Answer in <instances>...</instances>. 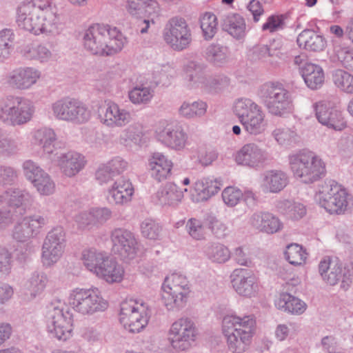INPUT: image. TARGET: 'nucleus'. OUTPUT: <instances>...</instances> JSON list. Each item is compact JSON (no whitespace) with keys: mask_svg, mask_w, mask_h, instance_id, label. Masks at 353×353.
Returning <instances> with one entry per match:
<instances>
[{"mask_svg":"<svg viewBox=\"0 0 353 353\" xmlns=\"http://www.w3.org/2000/svg\"><path fill=\"white\" fill-rule=\"evenodd\" d=\"M19 28L34 35L54 36L60 32V19L51 0H25L17 7Z\"/></svg>","mask_w":353,"mask_h":353,"instance_id":"f257e3e1","label":"nucleus"},{"mask_svg":"<svg viewBox=\"0 0 353 353\" xmlns=\"http://www.w3.org/2000/svg\"><path fill=\"white\" fill-rule=\"evenodd\" d=\"M127 43V37L117 28L107 24H94L85 30L83 36L85 49L97 55H114Z\"/></svg>","mask_w":353,"mask_h":353,"instance_id":"f03ea898","label":"nucleus"},{"mask_svg":"<svg viewBox=\"0 0 353 353\" xmlns=\"http://www.w3.org/2000/svg\"><path fill=\"white\" fill-rule=\"evenodd\" d=\"M256 321L252 315L239 316L235 313L225 315L221 331L228 350L232 353L247 350L255 334Z\"/></svg>","mask_w":353,"mask_h":353,"instance_id":"7ed1b4c3","label":"nucleus"},{"mask_svg":"<svg viewBox=\"0 0 353 353\" xmlns=\"http://www.w3.org/2000/svg\"><path fill=\"white\" fill-rule=\"evenodd\" d=\"M289 167L294 176L305 184L313 183L325 175V164L314 152L302 150L288 156Z\"/></svg>","mask_w":353,"mask_h":353,"instance_id":"20e7f679","label":"nucleus"},{"mask_svg":"<svg viewBox=\"0 0 353 353\" xmlns=\"http://www.w3.org/2000/svg\"><path fill=\"white\" fill-rule=\"evenodd\" d=\"M36 111L34 103L19 96L0 97V123L11 127L22 126L32 121Z\"/></svg>","mask_w":353,"mask_h":353,"instance_id":"39448f33","label":"nucleus"},{"mask_svg":"<svg viewBox=\"0 0 353 353\" xmlns=\"http://www.w3.org/2000/svg\"><path fill=\"white\" fill-rule=\"evenodd\" d=\"M190 292L187 277L174 272L164 279L161 287V301L168 311L177 312L185 307Z\"/></svg>","mask_w":353,"mask_h":353,"instance_id":"423d86ee","label":"nucleus"},{"mask_svg":"<svg viewBox=\"0 0 353 353\" xmlns=\"http://www.w3.org/2000/svg\"><path fill=\"white\" fill-rule=\"evenodd\" d=\"M314 200L330 214H341L347 210L351 196L338 182L326 180L316 187Z\"/></svg>","mask_w":353,"mask_h":353,"instance_id":"0eeeda50","label":"nucleus"},{"mask_svg":"<svg viewBox=\"0 0 353 353\" xmlns=\"http://www.w3.org/2000/svg\"><path fill=\"white\" fill-rule=\"evenodd\" d=\"M232 112L248 134L256 136L265 129V113L255 101L248 97L237 99L232 105Z\"/></svg>","mask_w":353,"mask_h":353,"instance_id":"6e6552de","label":"nucleus"},{"mask_svg":"<svg viewBox=\"0 0 353 353\" xmlns=\"http://www.w3.org/2000/svg\"><path fill=\"white\" fill-rule=\"evenodd\" d=\"M68 301L71 307L81 315H92L104 311L108 303L99 288H75L70 291Z\"/></svg>","mask_w":353,"mask_h":353,"instance_id":"1a4fd4ad","label":"nucleus"},{"mask_svg":"<svg viewBox=\"0 0 353 353\" xmlns=\"http://www.w3.org/2000/svg\"><path fill=\"white\" fill-rule=\"evenodd\" d=\"M150 316L149 305L142 300L129 299L121 303L119 321L129 332H141L148 324Z\"/></svg>","mask_w":353,"mask_h":353,"instance_id":"9d476101","label":"nucleus"},{"mask_svg":"<svg viewBox=\"0 0 353 353\" xmlns=\"http://www.w3.org/2000/svg\"><path fill=\"white\" fill-rule=\"evenodd\" d=\"M259 97L271 114L283 116L292 110L291 94L278 81H268L261 85Z\"/></svg>","mask_w":353,"mask_h":353,"instance_id":"9b49d317","label":"nucleus"},{"mask_svg":"<svg viewBox=\"0 0 353 353\" xmlns=\"http://www.w3.org/2000/svg\"><path fill=\"white\" fill-rule=\"evenodd\" d=\"M50 112L58 121L83 124L91 118V111L86 104L80 100L63 97L51 103Z\"/></svg>","mask_w":353,"mask_h":353,"instance_id":"f8f14e48","label":"nucleus"},{"mask_svg":"<svg viewBox=\"0 0 353 353\" xmlns=\"http://www.w3.org/2000/svg\"><path fill=\"white\" fill-rule=\"evenodd\" d=\"M46 327L50 336L59 341H66L71 338L73 316L63 303H53L49 307Z\"/></svg>","mask_w":353,"mask_h":353,"instance_id":"ddd939ff","label":"nucleus"},{"mask_svg":"<svg viewBox=\"0 0 353 353\" xmlns=\"http://www.w3.org/2000/svg\"><path fill=\"white\" fill-rule=\"evenodd\" d=\"M170 346L176 352H186L192 348L199 336L195 322L189 317L174 321L168 332Z\"/></svg>","mask_w":353,"mask_h":353,"instance_id":"4468645a","label":"nucleus"},{"mask_svg":"<svg viewBox=\"0 0 353 353\" xmlns=\"http://www.w3.org/2000/svg\"><path fill=\"white\" fill-rule=\"evenodd\" d=\"M7 194L9 196L8 207L0 209V231L25 214L34 203V196L28 191H10Z\"/></svg>","mask_w":353,"mask_h":353,"instance_id":"2eb2a0df","label":"nucleus"},{"mask_svg":"<svg viewBox=\"0 0 353 353\" xmlns=\"http://www.w3.org/2000/svg\"><path fill=\"white\" fill-rule=\"evenodd\" d=\"M163 39L175 51L187 49L192 42V32L187 21L182 17H172L163 30Z\"/></svg>","mask_w":353,"mask_h":353,"instance_id":"dca6fc26","label":"nucleus"},{"mask_svg":"<svg viewBox=\"0 0 353 353\" xmlns=\"http://www.w3.org/2000/svg\"><path fill=\"white\" fill-rule=\"evenodd\" d=\"M154 136L164 146L177 151L185 148L188 139V135L181 125L168 120L159 122Z\"/></svg>","mask_w":353,"mask_h":353,"instance_id":"f3484780","label":"nucleus"},{"mask_svg":"<svg viewBox=\"0 0 353 353\" xmlns=\"http://www.w3.org/2000/svg\"><path fill=\"white\" fill-rule=\"evenodd\" d=\"M66 245L65 233L62 227L52 229L46 235L43 245L41 259L43 265L51 267L63 256Z\"/></svg>","mask_w":353,"mask_h":353,"instance_id":"a211bd4d","label":"nucleus"},{"mask_svg":"<svg viewBox=\"0 0 353 353\" xmlns=\"http://www.w3.org/2000/svg\"><path fill=\"white\" fill-rule=\"evenodd\" d=\"M112 250L123 260L136 258L140 251V243L131 231L115 228L110 234Z\"/></svg>","mask_w":353,"mask_h":353,"instance_id":"6ab92c4d","label":"nucleus"},{"mask_svg":"<svg viewBox=\"0 0 353 353\" xmlns=\"http://www.w3.org/2000/svg\"><path fill=\"white\" fill-rule=\"evenodd\" d=\"M318 270L321 279L326 284L333 286L341 281V287L344 290L350 287V274L338 260L329 256L323 258L319 263Z\"/></svg>","mask_w":353,"mask_h":353,"instance_id":"aec40b11","label":"nucleus"},{"mask_svg":"<svg viewBox=\"0 0 353 353\" xmlns=\"http://www.w3.org/2000/svg\"><path fill=\"white\" fill-rule=\"evenodd\" d=\"M270 159L269 152L255 142L245 143L236 153L235 161L241 166L257 170Z\"/></svg>","mask_w":353,"mask_h":353,"instance_id":"412c9836","label":"nucleus"},{"mask_svg":"<svg viewBox=\"0 0 353 353\" xmlns=\"http://www.w3.org/2000/svg\"><path fill=\"white\" fill-rule=\"evenodd\" d=\"M100 122L110 128H123L132 120L130 110L112 101H105L99 110Z\"/></svg>","mask_w":353,"mask_h":353,"instance_id":"4be33fe9","label":"nucleus"},{"mask_svg":"<svg viewBox=\"0 0 353 353\" xmlns=\"http://www.w3.org/2000/svg\"><path fill=\"white\" fill-rule=\"evenodd\" d=\"M230 281L234 290L244 298L256 297L259 290L258 280L250 270L244 268L234 269L230 274Z\"/></svg>","mask_w":353,"mask_h":353,"instance_id":"5701e85b","label":"nucleus"},{"mask_svg":"<svg viewBox=\"0 0 353 353\" xmlns=\"http://www.w3.org/2000/svg\"><path fill=\"white\" fill-rule=\"evenodd\" d=\"M46 224V218L40 214L24 216L14 225L12 236L18 242H26L37 236Z\"/></svg>","mask_w":353,"mask_h":353,"instance_id":"b1692460","label":"nucleus"},{"mask_svg":"<svg viewBox=\"0 0 353 353\" xmlns=\"http://www.w3.org/2000/svg\"><path fill=\"white\" fill-rule=\"evenodd\" d=\"M41 72L32 66H21L12 70L7 76V83L18 90H28L41 78Z\"/></svg>","mask_w":353,"mask_h":353,"instance_id":"393cba45","label":"nucleus"},{"mask_svg":"<svg viewBox=\"0 0 353 353\" xmlns=\"http://www.w3.org/2000/svg\"><path fill=\"white\" fill-rule=\"evenodd\" d=\"M316 118L323 125L336 131H342L347 126L342 112L329 103L319 101L314 104Z\"/></svg>","mask_w":353,"mask_h":353,"instance_id":"a878e982","label":"nucleus"},{"mask_svg":"<svg viewBox=\"0 0 353 353\" xmlns=\"http://www.w3.org/2000/svg\"><path fill=\"white\" fill-rule=\"evenodd\" d=\"M187 188L182 189L174 183L161 185L152 196V201L161 208H176L182 202Z\"/></svg>","mask_w":353,"mask_h":353,"instance_id":"bb28decb","label":"nucleus"},{"mask_svg":"<svg viewBox=\"0 0 353 353\" xmlns=\"http://www.w3.org/2000/svg\"><path fill=\"white\" fill-rule=\"evenodd\" d=\"M199 68V64L194 61H189L183 65V70L189 86L196 87L199 84H203L210 89L219 90L228 84V79L225 77L206 78L201 76L197 73Z\"/></svg>","mask_w":353,"mask_h":353,"instance_id":"cd10ccee","label":"nucleus"},{"mask_svg":"<svg viewBox=\"0 0 353 353\" xmlns=\"http://www.w3.org/2000/svg\"><path fill=\"white\" fill-rule=\"evenodd\" d=\"M57 164L63 175L72 178L84 169L87 164V160L82 154L75 151H69L61 153L57 157Z\"/></svg>","mask_w":353,"mask_h":353,"instance_id":"c85d7f7f","label":"nucleus"},{"mask_svg":"<svg viewBox=\"0 0 353 353\" xmlns=\"http://www.w3.org/2000/svg\"><path fill=\"white\" fill-rule=\"evenodd\" d=\"M289 178L281 170H269L264 172L260 179V188L265 194H276L288 184Z\"/></svg>","mask_w":353,"mask_h":353,"instance_id":"c756f323","label":"nucleus"},{"mask_svg":"<svg viewBox=\"0 0 353 353\" xmlns=\"http://www.w3.org/2000/svg\"><path fill=\"white\" fill-rule=\"evenodd\" d=\"M134 190L130 179L121 176L114 181L108 190V199L110 203L116 205H124L132 198Z\"/></svg>","mask_w":353,"mask_h":353,"instance_id":"7c9ffc66","label":"nucleus"},{"mask_svg":"<svg viewBox=\"0 0 353 353\" xmlns=\"http://www.w3.org/2000/svg\"><path fill=\"white\" fill-rule=\"evenodd\" d=\"M56 140L54 130L47 126L34 128L30 132L31 145L33 148L39 147L44 154H51L54 152Z\"/></svg>","mask_w":353,"mask_h":353,"instance_id":"2f4dec72","label":"nucleus"},{"mask_svg":"<svg viewBox=\"0 0 353 353\" xmlns=\"http://www.w3.org/2000/svg\"><path fill=\"white\" fill-rule=\"evenodd\" d=\"M250 225L259 232L268 234L280 232L283 224L274 214L268 212H257L250 219Z\"/></svg>","mask_w":353,"mask_h":353,"instance_id":"473e14b6","label":"nucleus"},{"mask_svg":"<svg viewBox=\"0 0 353 353\" xmlns=\"http://www.w3.org/2000/svg\"><path fill=\"white\" fill-rule=\"evenodd\" d=\"M173 163L171 159L162 152H154L148 159V169L151 176L162 181L171 174Z\"/></svg>","mask_w":353,"mask_h":353,"instance_id":"72a5a7b5","label":"nucleus"},{"mask_svg":"<svg viewBox=\"0 0 353 353\" xmlns=\"http://www.w3.org/2000/svg\"><path fill=\"white\" fill-rule=\"evenodd\" d=\"M221 183L213 177H206L196 181L191 197L194 202L207 201L215 195L221 189Z\"/></svg>","mask_w":353,"mask_h":353,"instance_id":"f704fd0d","label":"nucleus"},{"mask_svg":"<svg viewBox=\"0 0 353 353\" xmlns=\"http://www.w3.org/2000/svg\"><path fill=\"white\" fill-rule=\"evenodd\" d=\"M48 282V276L44 272H32L23 286L24 299L31 301L40 296L46 288Z\"/></svg>","mask_w":353,"mask_h":353,"instance_id":"c9c22d12","label":"nucleus"},{"mask_svg":"<svg viewBox=\"0 0 353 353\" xmlns=\"http://www.w3.org/2000/svg\"><path fill=\"white\" fill-rule=\"evenodd\" d=\"M274 305L282 312L297 316L303 314L307 307L303 301L287 292L281 293L275 299Z\"/></svg>","mask_w":353,"mask_h":353,"instance_id":"e433bc0d","label":"nucleus"},{"mask_svg":"<svg viewBox=\"0 0 353 353\" xmlns=\"http://www.w3.org/2000/svg\"><path fill=\"white\" fill-rule=\"evenodd\" d=\"M124 276L123 267L116 260L109 257L96 276L108 284H114L121 283Z\"/></svg>","mask_w":353,"mask_h":353,"instance_id":"4c0bfd02","label":"nucleus"},{"mask_svg":"<svg viewBox=\"0 0 353 353\" xmlns=\"http://www.w3.org/2000/svg\"><path fill=\"white\" fill-rule=\"evenodd\" d=\"M109 257L106 252L95 248L85 249L81 254L83 265L88 271L95 276L99 272Z\"/></svg>","mask_w":353,"mask_h":353,"instance_id":"58836bf2","label":"nucleus"},{"mask_svg":"<svg viewBox=\"0 0 353 353\" xmlns=\"http://www.w3.org/2000/svg\"><path fill=\"white\" fill-rule=\"evenodd\" d=\"M297 44L301 48L312 52L323 51L327 45L325 39L311 30H305L298 36Z\"/></svg>","mask_w":353,"mask_h":353,"instance_id":"ea45409f","label":"nucleus"},{"mask_svg":"<svg viewBox=\"0 0 353 353\" xmlns=\"http://www.w3.org/2000/svg\"><path fill=\"white\" fill-rule=\"evenodd\" d=\"M301 73L305 84L312 90L321 88L324 83V72L319 65L305 63L301 68Z\"/></svg>","mask_w":353,"mask_h":353,"instance_id":"a19ab883","label":"nucleus"},{"mask_svg":"<svg viewBox=\"0 0 353 353\" xmlns=\"http://www.w3.org/2000/svg\"><path fill=\"white\" fill-rule=\"evenodd\" d=\"M21 148L20 138L6 130L0 129V154L13 156L19 153Z\"/></svg>","mask_w":353,"mask_h":353,"instance_id":"79ce46f5","label":"nucleus"},{"mask_svg":"<svg viewBox=\"0 0 353 353\" xmlns=\"http://www.w3.org/2000/svg\"><path fill=\"white\" fill-rule=\"evenodd\" d=\"M230 57L229 48L219 43H211L205 50V59L215 65L226 63Z\"/></svg>","mask_w":353,"mask_h":353,"instance_id":"37998d69","label":"nucleus"},{"mask_svg":"<svg viewBox=\"0 0 353 353\" xmlns=\"http://www.w3.org/2000/svg\"><path fill=\"white\" fill-rule=\"evenodd\" d=\"M224 28L233 38L240 40L246 34V24L243 17L238 14L228 15L224 22Z\"/></svg>","mask_w":353,"mask_h":353,"instance_id":"c03bdc74","label":"nucleus"},{"mask_svg":"<svg viewBox=\"0 0 353 353\" xmlns=\"http://www.w3.org/2000/svg\"><path fill=\"white\" fill-rule=\"evenodd\" d=\"M205 256L212 263L223 264L231 258L229 248L220 243H210L205 248Z\"/></svg>","mask_w":353,"mask_h":353,"instance_id":"a18cd8bd","label":"nucleus"},{"mask_svg":"<svg viewBox=\"0 0 353 353\" xmlns=\"http://www.w3.org/2000/svg\"><path fill=\"white\" fill-rule=\"evenodd\" d=\"M207 109V103L201 100L183 101L179 108L178 113L181 117L192 119L204 116Z\"/></svg>","mask_w":353,"mask_h":353,"instance_id":"49530a36","label":"nucleus"},{"mask_svg":"<svg viewBox=\"0 0 353 353\" xmlns=\"http://www.w3.org/2000/svg\"><path fill=\"white\" fill-rule=\"evenodd\" d=\"M276 207L281 213L293 220L300 219L306 214L305 206L293 200H281L278 201Z\"/></svg>","mask_w":353,"mask_h":353,"instance_id":"de8ad7c7","label":"nucleus"},{"mask_svg":"<svg viewBox=\"0 0 353 353\" xmlns=\"http://www.w3.org/2000/svg\"><path fill=\"white\" fill-rule=\"evenodd\" d=\"M154 95V88L151 85L141 84L134 87L128 92V98L134 105L149 103Z\"/></svg>","mask_w":353,"mask_h":353,"instance_id":"09e8293b","label":"nucleus"},{"mask_svg":"<svg viewBox=\"0 0 353 353\" xmlns=\"http://www.w3.org/2000/svg\"><path fill=\"white\" fill-rule=\"evenodd\" d=\"M330 58L332 62L339 63L345 68L353 66V50L347 46L335 44Z\"/></svg>","mask_w":353,"mask_h":353,"instance_id":"8fccbe9b","label":"nucleus"},{"mask_svg":"<svg viewBox=\"0 0 353 353\" xmlns=\"http://www.w3.org/2000/svg\"><path fill=\"white\" fill-rule=\"evenodd\" d=\"M205 225L211 233L218 239L225 238L230 232L227 224L214 214H208L205 216Z\"/></svg>","mask_w":353,"mask_h":353,"instance_id":"3c124183","label":"nucleus"},{"mask_svg":"<svg viewBox=\"0 0 353 353\" xmlns=\"http://www.w3.org/2000/svg\"><path fill=\"white\" fill-rule=\"evenodd\" d=\"M272 136L276 143L282 146H289L299 141L297 132L290 128L279 127L272 132Z\"/></svg>","mask_w":353,"mask_h":353,"instance_id":"603ef678","label":"nucleus"},{"mask_svg":"<svg viewBox=\"0 0 353 353\" xmlns=\"http://www.w3.org/2000/svg\"><path fill=\"white\" fill-rule=\"evenodd\" d=\"M286 260L292 265H301L307 258L306 250L299 244L291 243L286 247L285 251Z\"/></svg>","mask_w":353,"mask_h":353,"instance_id":"864d4df0","label":"nucleus"},{"mask_svg":"<svg viewBox=\"0 0 353 353\" xmlns=\"http://www.w3.org/2000/svg\"><path fill=\"white\" fill-rule=\"evenodd\" d=\"M14 35L12 30L4 29L0 31V63L8 59L13 50Z\"/></svg>","mask_w":353,"mask_h":353,"instance_id":"5fc2aeb1","label":"nucleus"},{"mask_svg":"<svg viewBox=\"0 0 353 353\" xmlns=\"http://www.w3.org/2000/svg\"><path fill=\"white\" fill-rule=\"evenodd\" d=\"M200 23L204 39H212L218 31L216 16L212 12H205L201 17Z\"/></svg>","mask_w":353,"mask_h":353,"instance_id":"6e6d98bb","label":"nucleus"},{"mask_svg":"<svg viewBox=\"0 0 353 353\" xmlns=\"http://www.w3.org/2000/svg\"><path fill=\"white\" fill-rule=\"evenodd\" d=\"M21 167L24 177L31 185L47 172L37 162L30 159L23 161Z\"/></svg>","mask_w":353,"mask_h":353,"instance_id":"4d7b16f0","label":"nucleus"},{"mask_svg":"<svg viewBox=\"0 0 353 353\" xmlns=\"http://www.w3.org/2000/svg\"><path fill=\"white\" fill-rule=\"evenodd\" d=\"M332 79L334 85L341 91L353 94V75L343 70H336L333 72Z\"/></svg>","mask_w":353,"mask_h":353,"instance_id":"13d9d810","label":"nucleus"},{"mask_svg":"<svg viewBox=\"0 0 353 353\" xmlns=\"http://www.w3.org/2000/svg\"><path fill=\"white\" fill-rule=\"evenodd\" d=\"M32 185L41 196L52 195L56 190L55 182L48 172Z\"/></svg>","mask_w":353,"mask_h":353,"instance_id":"bf43d9fd","label":"nucleus"},{"mask_svg":"<svg viewBox=\"0 0 353 353\" xmlns=\"http://www.w3.org/2000/svg\"><path fill=\"white\" fill-rule=\"evenodd\" d=\"M205 221L196 218H191L185 224V229L188 234L195 240L204 239L206 235Z\"/></svg>","mask_w":353,"mask_h":353,"instance_id":"052dcab7","label":"nucleus"},{"mask_svg":"<svg viewBox=\"0 0 353 353\" xmlns=\"http://www.w3.org/2000/svg\"><path fill=\"white\" fill-rule=\"evenodd\" d=\"M232 258L235 263L240 266L250 268L255 265L252 253L250 252L249 249L245 247L239 246L234 249Z\"/></svg>","mask_w":353,"mask_h":353,"instance_id":"680f3d73","label":"nucleus"},{"mask_svg":"<svg viewBox=\"0 0 353 353\" xmlns=\"http://www.w3.org/2000/svg\"><path fill=\"white\" fill-rule=\"evenodd\" d=\"M141 230L145 238L150 240H157L161 236L162 228L155 221L147 219L141 223Z\"/></svg>","mask_w":353,"mask_h":353,"instance_id":"e2e57ef3","label":"nucleus"},{"mask_svg":"<svg viewBox=\"0 0 353 353\" xmlns=\"http://www.w3.org/2000/svg\"><path fill=\"white\" fill-rule=\"evenodd\" d=\"M142 134L137 132L133 128L129 127L122 130L119 137L120 144L130 147L132 144L140 145Z\"/></svg>","mask_w":353,"mask_h":353,"instance_id":"0e129e2a","label":"nucleus"},{"mask_svg":"<svg viewBox=\"0 0 353 353\" xmlns=\"http://www.w3.org/2000/svg\"><path fill=\"white\" fill-rule=\"evenodd\" d=\"M92 215L93 212L91 208L77 214L75 218V221L78 227L83 230L87 231L97 230V227Z\"/></svg>","mask_w":353,"mask_h":353,"instance_id":"69168bd1","label":"nucleus"},{"mask_svg":"<svg viewBox=\"0 0 353 353\" xmlns=\"http://www.w3.org/2000/svg\"><path fill=\"white\" fill-rule=\"evenodd\" d=\"M222 199L225 205L234 207L243 199V192L236 187L228 186L223 190Z\"/></svg>","mask_w":353,"mask_h":353,"instance_id":"338daca9","label":"nucleus"},{"mask_svg":"<svg viewBox=\"0 0 353 353\" xmlns=\"http://www.w3.org/2000/svg\"><path fill=\"white\" fill-rule=\"evenodd\" d=\"M105 163L115 176L123 174L130 168L128 161L120 156L113 157Z\"/></svg>","mask_w":353,"mask_h":353,"instance_id":"774afa93","label":"nucleus"}]
</instances>
